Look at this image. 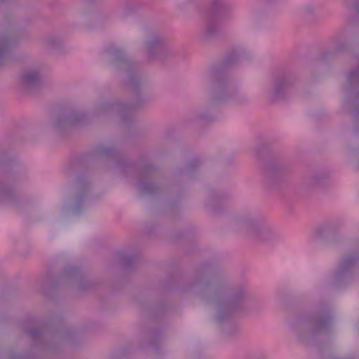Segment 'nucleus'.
Here are the masks:
<instances>
[{
    "label": "nucleus",
    "instance_id": "nucleus-1",
    "mask_svg": "<svg viewBox=\"0 0 359 359\" xmlns=\"http://www.w3.org/2000/svg\"><path fill=\"white\" fill-rule=\"evenodd\" d=\"M189 290L197 297L217 309L216 320L222 323L227 321L233 311L243 309L250 299L244 285L228 286L207 273H199L190 284Z\"/></svg>",
    "mask_w": 359,
    "mask_h": 359
},
{
    "label": "nucleus",
    "instance_id": "nucleus-2",
    "mask_svg": "<svg viewBox=\"0 0 359 359\" xmlns=\"http://www.w3.org/2000/svg\"><path fill=\"white\" fill-rule=\"evenodd\" d=\"M230 227L257 242H271L278 238V231L264 218L251 211L236 214L231 220Z\"/></svg>",
    "mask_w": 359,
    "mask_h": 359
},
{
    "label": "nucleus",
    "instance_id": "nucleus-3",
    "mask_svg": "<svg viewBox=\"0 0 359 359\" xmlns=\"http://www.w3.org/2000/svg\"><path fill=\"white\" fill-rule=\"evenodd\" d=\"M331 321L328 308L322 307L312 314L297 318L292 322L291 327L299 341L309 345L318 334L328 331Z\"/></svg>",
    "mask_w": 359,
    "mask_h": 359
},
{
    "label": "nucleus",
    "instance_id": "nucleus-4",
    "mask_svg": "<svg viewBox=\"0 0 359 359\" xmlns=\"http://www.w3.org/2000/svg\"><path fill=\"white\" fill-rule=\"evenodd\" d=\"M205 81L210 85L211 104L243 105L250 100L244 93L232 88L227 80L219 74L217 68H212L208 73Z\"/></svg>",
    "mask_w": 359,
    "mask_h": 359
},
{
    "label": "nucleus",
    "instance_id": "nucleus-5",
    "mask_svg": "<svg viewBox=\"0 0 359 359\" xmlns=\"http://www.w3.org/2000/svg\"><path fill=\"white\" fill-rule=\"evenodd\" d=\"M107 59L112 66L125 74L127 86L134 93H137L144 85L146 78L139 71L137 64L127 58L122 50L110 46L106 50Z\"/></svg>",
    "mask_w": 359,
    "mask_h": 359
},
{
    "label": "nucleus",
    "instance_id": "nucleus-6",
    "mask_svg": "<svg viewBox=\"0 0 359 359\" xmlns=\"http://www.w3.org/2000/svg\"><path fill=\"white\" fill-rule=\"evenodd\" d=\"M140 104H129L118 100H102L96 103L93 116L107 121L115 119L125 126H128L134 121L135 109Z\"/></svg>",
    "mask_w": 359,
    "mask_h": 359
},
{
    "label": "nucleus",
    "instance_id": "nucleus-7",
    "mask_svg": "<svg viewBox=\"0 0 359 359\" xmlns=\"http://www.w3.org/2000/svg\"><path fill=\"white\" fill-rule=\"evenodd\" d=\"M147 55L150 60L165 62L177 54V50L158 32L150 34L144 41Z\"/></svg>",
    "mask_w": 359,
    "mask_h": 359
},
{
    "label": "nucleus",
    "instance_id": "nucleus-8",
    "mask_svg": "<svg viewBox=\"0 0 359 359\" xmlns=\"http://www.w3.org/2000/svg\"><path fill=\"white\" fill-rule=\"evenodd\" d=\"M358 260L359 255L355 252L346 254L341 258L338 269L333 275L336 287H341L353 279V271Z\"/></svg>",
    "mask_w": 359,
    "mask_h": 359
},
{
    "label": "nucleus",
    "instance_id": "nucleus-9",
    "mask_svg": "<svg viewBox=\"0 0 359 359\" xmlns=\"http://www.w3.org/2000/svg\"><path fill=\"white\" fill-rule=\"evenodd\" d=\"M271 81V99L284 100L295 81V76L288 71H280L272 76Z\"/></svg>",
    "mask_w": 359,
    "mask_h": 359
},
{
    "label": "nucleus",
    "instance_id": "nucleus-10",
    "mask_svg": "<svg viewBox=\"0 0 359 359\" xmlns=\"http://www.w3.org/2000/svg\"><path fill=\"white\" fill-rule=\"evenodd\" d=\"M86 113L80 110H72L58 114L52 119L50 124L54 130L60 133L69 127L86 123Z\"/></svg>",
    "mask_w": 359,
    "mask_h": 359
},
{
    "label": "nucleus",
    "instance_id": "nucleus-11",
    "mask_svg": "<svg viewBox=\"0 0 359 359\" xmlns=\"http://www.w3.org/2000/svg\"><path fill=\"white\" fill-rule=\"evenodd\" d=\"M154 168L151 165L141 169L137 187L142 195L155 196L160 192V187L152 180Z\"/></svg>",
    "mask_w": 359,
    "mask_h": 359
},
{
    "label": "nucleus",
    "instance_id": "nucleus-12",
    "mask_svg": "<svg viewBox=\"0 0 359 359\" xmlns=\"http://www.w3.org/2000/svg\"><path fill=\"white\" fill-rule=\"evenodd\" d=\"M90 183L85 176L76 177L74 185V201L72 210L78 212L87 202L89 197Z\"/></svg>",
    "mask_w": 359,
    "mask_h": 359
},
{
    "label": "nucleus",
    "instance_id": "nucleus-13",
    "mask_svg": "<svg viewBox=\"0 0 359 359\" xmlns=\"http://www.w3.org/2000/svg\"><path fill=\"white\" fill-rule=\"evenodd\" d=\"M215 11L210 14L204 30L203 37L210 39L218 35L220 30V22L224 19L225 15L219 11V1L212 0Z\"/></svg>",
    "mask_w": 359,
    "mask_h": 359
},
{
    "label": "nucleus",
    "instance_id": "nucleus-14",
    "mask_svg": "<svg viewBox=\"0 0 359 359\" xmlns=\"http://www.w3.org/2000/svg\"><path fill=\"white\" fill-rule=\"evenodd\" d=\"M346 48V43L342 34H337L332 41V46L330 49L323 51L320 55L321 61H327L332 59L336 55L343 53Z\"/></svg>",
    "mask_w": 359,
    "mask_h": 359
},
{
    "label": "nucleus",
    "instance_id": "nucleus-15",
    "mask_svg": "<svg viewBox=\"0 0 359 359\" xmlns=\"http://www.w3.org/2000/svg\"><path fill=\"white\" fill-rule=\"evenodd\" d=\"M97 153L99 156H101L115 158L116 160V166L117 169H118L121 172H125L132 169L131 165L123 159L120 156L118 151L114 148L102 146L97 149Z\"/></svg>",
    "mask_w": 359,
    "mask_h": 359
},
{
    "label": "nucleus",
    "instance_id": "nucleus-16",
    "mask_svg": "<svg viewBox=\"0 0 359 359\" xmlns=\"http://www.w3.org/2000/svg\"><path fill=\"white\" fill-rule=\"evenodd\" d=\"M20 81L22 87L26 89L35 88L41 82V74L37 69L28 68L22 72Z\"/></svg>",
    "mask_w": 359,
    "mask_h": 359
},
{
    "label": "nucleus",
    "instance_id": "nucleus-17",
    "mask_svg": "<svg viewBox=\"0 0 359 359\" xmlns=\"http://www.w3.org/2000/svg\"><path fill=\"white\" fill-rule=\"evenodd\" d=\"M285 172V169L278 164H269L264 168V176L270 185L280 182Z\"/></svg>",
    "mask_w": 359,
    "mask_h": 359
},
{
    "label": "nucleus",
    "instance_id": "nucleus-18",
    "mask_svg": "<svg viewBox=\"0 0 359 359\" xmlns=\"http://www.w3.org/2000/svg\"><path fill=\"white\" fill-rule=\"evenodd\" d=\"M353 65L354 67L348 72L346 76L347 90L359 86V55L355 57Z\"/></svg>",
    "mask_w": 359,
    "mask_h": 359
},
{
    "label": "nucleus",
    "instance_id": "nucleus-19",
    "mask_svg": "<svg viewBox=\"0 0 359 359\" xmlns=\"http://www.w3.org/2000/svg\"><path fill=\"white\" fill-rule=\"evenodd\" d=\"M62 279L74 281L79 289L86 288L81 285V273L77 267L73 266L66 267L63 271Z\"/></svg>",
    "mask_w": 359,
    "mask_h": 359
},
{
    "label": "nucleus",
    "instance_id": "nucleus-20",
    "mask_svg": "<svg viewBox=\"0 0 359 359\" xmlns=\"http://www.w3.org/2000/svg\"><path fill=\"white\" fill-rule=\"evenodd\" d=\"M329 176L330 174L327 172H316L309 176L306 181V184L310 187H315L320 185L321 182L327 179Z\"/></svg>",
    "mask_w": 359,
    "mask_h": 359
},
{
    "label": "nucleus",
    "instance_id": "nucleus-21",
    "mask_svg": "<svg viewBox=\"0 0 359 359\" xmlns=\"http://www.w3.org/2000/svg\"><path fill=\"white\" fill-rule=\"evenodd\" d=\"M245 50L241 49L232 50L224 58V63L226 65H233L244 57L245 55Z\"/></svg>",
    "mask_w": 359,
    "mask_h": 359
},
{
    "label": "nucleus",
    "instance_id": "nucleus-22",
    "mask_svg": "<svg viewBox=\"0 0 359 359\" xmlns=\"http://www.w3.org/2000/svg\"><path fill=\"white\" fill-rule=\"evenodd\" d=\"M15 197L13 189L0 184V201L11 203L13 202Z\"/></svg>",
    "mask_w": 359,
    "mask_h": 359
},
{
    "label": "nucleus",
    "instance_id": "nucleus-23",
    "mask_svg": "<svg viewBox=\"0 0 359 359\" xmlns=\"http://www.w3.org/2000/svg\"><path fill=\"white\" fill-rule=\"evenodd\" d=\"M332 229L330 224H323L316 227L314 230L315 236L318 238H325Z\"/></svg>",
    "mask_w": 359,
    "mask_h": 359
},
{
    "label": "nucleus",
    "instance_id": "nucleus-24",
    "mask_svg": "<svg viewBox=\"0 0 359 359\" xmlns=\"http://www.w3.org/2000/svg\"><path fill=\"white\" fill-rule=\"evenodd\" d=\"M200 162L198 159H193L183 170V173L189 177H191V172L196 170L199 166Z\"/></svg>",
    "mask_w": 359,
    "mask_h": 359
},
{
    "label": "nucleus",
    "instance_id": "nucleus-25",
    "mask_svg": "<svg viewBox=\"0 0 359 359\" xmlns=\"http://www.w3.org/2000/svg\"><path fill=\"white\" fill-rule=\"evenodd\" d=\"M347 106L353 107V108L350 109V112L354 118H358L359 116V101L358 98L347 102Z\"/></svg>",
    "mask_w": 359,
    "mask_h": 359
},
{
    "label": "nucleus",
    "instance_id": "nucleus-26",
    "mask_svg": "<svg viewBox=\"0 0 359 359\" xmlns=\"http://www.w3.org/2000/svg\"><path fill=\"white\" fill-rule=\"evenodd\" d=\"M46 45L51 48H55L61 44V40L55 36H50L46 39Z\"/></svg>",
    "mask_w": 359,
    "mask_h": 359
},
{
    "label": "nucleus",
    "instance_id": "nucleus-27",
    "mask_svg": "<svg viewBox=\"0 0 359 359\" xmlns=\"http://www.w3.org/2000/svg\"><path fill=\"white\" fill-rule=\"evenodd\" d=\"M197 118L201 121H211L213 119V116L210 112L201 111L198 114Z\"/></svg>",
    "mask_w": 359,
    "mask_h": 359
},
{
    "label": "nucleus",
    "instance_id": "nucleus-28",
    "mask_svg": "<svg viewBox=\"0 0 359 359\" xmlns=\"http://www.w3.org/2000/svg\"><path fill=\"white\" fill-rule=\"evenodd\" d=\"M238 329L234 325L231 324L226 325L223 327V331L226 335H232L237 332Z\"/></svg>",
    "mask_w": 359,
    "mask_h": 359
},
{
    "label": "nucleus",
    "instance_id": "nucleus-29",
    "mask_svg": "<svg viewBox=\"0 0 359 359\" xmlns=\"http://www.w3.org/2000/svg\"><path fill=\"white\" fill-rule=\"evenodd\" d=\"M27 333L33 339H36L41 337V330L35 328L30 329L27 331Z\"/></svg>",
    "mask_w": 359,
    "mask_h": 359
},
{
    "label": "nucleus",
    "instance_id": "nucleus-30",
    "mask_svg": "<svg viewBox=\"0 0 359 359\" xmlns=\"http://www.w3.org/2000/svg\"><path fill=\"white\" fill-rule=\"evenodd\" d=\"M123 262L126 266L129 267L133 263V259L132 257H126L123 258Z\"/></svg>",
    "mask_w": 359,
    "mask_h": 359
},
{
    "label": "nucleus",
    "instance_id": "nucleus-31",
    "mask_svg": "<svg viewBox=\"0 0 359 359\" xmlns=\"http://www.w3.org/2000/svg\"><path fill=\"white\" fill-rule=\"evenodd\" d=\"M305 9L308 13H312L314 12V8L311 6H306Z\"/></svg>",
    "mask_w": 359,
    "mask_h": 359
},
{
    "label": "nucleus",
    "instance_id": "nucleus-32",
    "mask_svg": "<svg viewBox=\"0 0 359 359\" xmlns=\"http://www.w3.org/2000/svg\"><path fill=\"white\" fill-rule=\"evenodd\" d=\"M355 8L357 12V14L359 15V0L355 1Z\"/></svg>",
    "mask_w": 359,
    "mask_h": 359
},
{
    "label": "nucleus",
    "instance_id": "nucleus-33",
    "mask_svg": "<svg viewBox=\"0 0 359 359\" xmlns=\"http://www.w3.org/2000/svg\"><path fill=\"white\" fill-rule=\"evenodd\" d=\"M225 197H226L225 196H218L217 198H212V202H215L216 201H219L221 199H223Z\"/></svg>",
    "mask_w": 359,
    "mask_h": 359
},
{
    "label": "nucleus",
    "instance_id": "nucleus-34",
    "mask_svg": "<svg viewBox=\"0 0 359 359\" xmlns=\"http://www.w3.org/2000/svg\"><path fill=\"white\" fill-rule=\"evenodd\" d=\"M11 359H24L21 355H13L11 358Z\"/></svg>",
    "mask_w": 359,
    "mask_h": 359
},
{
    "label": "nucleus",
    "instance_id": "nucleus-35",
    "mask_svg": "<svg viewBox=\"0 0 359 359\" xmlns=\"http://www.w3.org/2000/svg\"><path fill=\"white\" fill-rule=\"evenodd\" d=\"M128 8V5H127V6H126L123 9V11H122L123 14H124V13H125V11H126V10H127Z\"/></svg>",
    "mask_w": 359,
    "mask_h": 359
}]
</instances>
